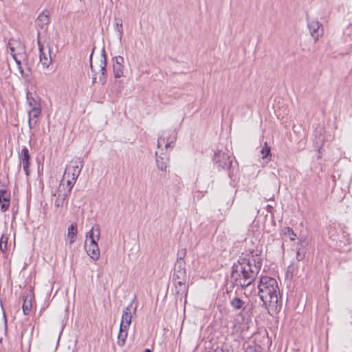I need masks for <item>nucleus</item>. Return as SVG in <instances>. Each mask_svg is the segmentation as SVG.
<instances>
[{"mask_svg": "<svg viewBox=\"0 0 352 352\" xmlns=\"http://www.w3.org/2000/svg\"><path fill=\"white\" fill-rule=\"evenodd\" d=\"M307 26L315 42L318 41L324 34L322 23L316 19L307 17Z\"/></svg>", "mask_w": 352, "mask_h": 352, "instance_id": "0eeeda50", "label": "nucleus"}, {"mask_svg": "<svg viewBox=\"0 0 352 352\" xmlns=\"http://www.w3.org/2000/svg\"><path fill=\"white\" fill-rule=\"evenodd\" d=\"M30 154L29 151L26 147L21 149L19 154V159L23 165V168L25 172L26 175H29V166H30Z\"/></svg>", "mask_w": 352, "mask_h": 352, "instance_id": "ddd939ff", "label": "nucleus"}, {"mask_svg": "<svg viewBox=\"0 0 352 352\" xmlns=\"http://www.w3.org/2000/svg\"><path fill=\"white\" fill-rule=\"evenodd\" d=\"M232 307L235 310H244L245 308V302L238 297L234 298L230 300Z\"/></svg>", "mask_w": 352, "mask_h": 352, "instance_id": "4be33fe9", "label": "nucleus"}, {"mask_svg": "<svg viewBox=\"0 0 352 352\" xmlns=\"http://www.w3.org/2000/svg\"><path fill=\"white\" fill-rule=\"evenodd\" d=\"M258 295L271 314L276 313L281 308L280 294L275 278L262 276L257 285Z\"/></svg>", "mask_w": 352, "mask_h": 352, "instance_id": "f03ea898", "label": "nucleus"}, {"mask_svg": "<svg viewBox=\"0 0 352 352\" xmlns=\"http://www.w3.org/2000/svg\"><path fill=\"white\" fill-rule=\"evenodd\" d=\"M128 327L120 326V330L117 340V344L120 346H123L125 344L126 339L128 335Z\"/></svg>", "mask_w": 352, "mask_h": 352, "instance_id": "aec40b11", "label": "nucleus"}, {"mask_svg": "<svg viewBox=\"0 0 352 352\" xmlns=\"http://www.w3.org/2000/svg\"><path fill=\"white\" fill-rule=\"evenodd\" d=\"M113 72L115 78H120L124 75V65H113Z\"/></svg>", "mask_w": 352, "mask_h": 352, "instance_id": "a878e982", "label": "nucleus"}, {"mask_svg": "<svg viewBox=\"0 0 352 352\" xmlns=\"http://www.w3.org/2000/svg\"><path fill=\"white\" fill-rule=\"evenodd\" d=\"M8 239V238L5 235H2L0 239V250L2 252H4L7 248Z\"/></svg>", "mask_w": 352, "mask_h": 352, "instance_id": "2f4dec72", "label": "nucleus"}, {"mask_svg": "<svg viewBox=\"0 0 352 352\" xmlns=\"http://www.w3.org/2000/svg\"><path fill=\"white\" fill-rule=\"evenodd\" d=\"M175 287H179V291L184 292L186 289V283L187 278H184V280H179L177 278H173Z\"/></svg>", "mask_w": 352, "mask_h": 352, "instance_id": "cd10ccee", "label": "nucleus"}, {"mask_svg": "<svg viewBox=\"0 0 352 352\" xmlns=\"http://www.w3.org/2000/svg\"><path fill=\"white\" fill-rule=\"evenodd\" d=\"M100 227L98 225H95L91 228V229L88 232H87L85 241H88L89 239H94L95 237H96V239H100Z\"/></svg>", "mask_w": 352, "mask_h": 352, "instance_id": "412c9836", "label": "nucleus"}, {"mask_svg": "<svg viewBox=\"0 0 352 352\" xmlns=\"http://www.w3.org/2000/svg\"><path fill=\"white\" fill-rule=\"evenodd\" d=\"M176 140V136L173 135L172 137L168 138L164 134L162 136L158 138L157 147L160 148L163 144L165 145V148L167 149L174 143Z\"/></svg>", "mask_w": 352, "mask_h": 352, "instance_id": "dca6fc26", "label": "nucleus"}, {"mask_svg": "<svg viewBox=\"0 0 352 352\" xmlns=\"http://www.w3.org/2000/svg\"><path fill=\"white\" fill-rule=\"evenodd\" d=\"M114 29L118 34V38L121 41L123 34L122 21L121 19L116 18L114 20Z\"/></svg>", "mask_w": 352, "mask_h": 352, "instance_id": "b1692460", "label": "nucleus"}, {"mask_svg": "<svg viewBox=\"0 0 352 352\" xmlns=\"http://www.w3.org/2000/svg\"><path fill=\"white\" fill-rule=\"evenodd\" d=\"M80 1H82V0H79Z\"/></svg>", "mask_w": 352, "mask_h": 352, "instance_id": "4c0bfd02", "label": "nucleus"}, {"mask_svg": "<svg viewBox=\"0 0 352 352\" xmlns=\"http://www.w3.org/2000/svg\"><path fill=\"white\" fill-rule=\"evenodd\" d=\"M137 310L136 306H133V302H131L123 310L120 325L124 327H129L131 323V318L135 314Z\"/></svg>", "mask_w": 352, "mask_h": 352, "instance_id": "9d476101", "label": "nucleus"}, {"mask_svg": "<svg viewBox=\"0 0 352 352\" xmlns=\"http://www.w3.org/2000/svg\"><path fill=\"white\" fill-rule=\"evenodd\" d=\"M297 258H298V260L301 259V258H300L299 252H298V254H297Z\"/></svg>", "mask_w": 352, "mask_h": 352, "instance_id": "c9c22d12", "label": "nucleus"}, {"mask_svg": "<svg viewBox=\"0 0 352 352\" xmlns=\"http://www.w3.org/2000/svg\"><path fill=\"white\" fill-rule=\"evenodd\" d=\"M213 352H233V350L228 345H223L215 349Z\"/></svg>", "mask_w": 352, "mask_h": 352, "instance_id": "473e14b6", "label": "nucleus"}, {"mask_svg": "<svg viewBox=\"0 0 352 352\" xmlns=\"http://www.w3.org/2000/svg\"><path fill=\"white\" fill-rule=\"evenodd\" d=\"M50 21V14L47 10H43L36 18L35 21L36 27L37 29V34L40 32V36L43 32H45L47 31Z\"/></svg>", "mask_w": 352, "mask_h": 352, "instance_id": "1a4fd4ad", "label": "nucleus"}, {"mask_svg": "<svg viewBox=\"0 0 352 352\" xmlns=\"http://www.w3.org/2000/svg\"><path fill=\"white\" fill-rule=\"evenodd\" d=\"M144 352H151L150 349H147Z\"/></svg>", "mask_w": 352, "mask_h": 352, "instance_id": "e433bc0d", "label": "nucleus"}, {"mask_svg": "<svg viewBox=\"0 0 352 352\" xmlns=\"http://www.w3.org/2000/svg\"><path fill=\"white\" fill-rule=\"evenodd\" d=\"M69 195V193H66L65 192L62 190V187H58V194L54 201L55 206L62 207Z\"/></svg>", "mask_w": 352, "mask_h": 352, "instance_id": "6ab92c4d", "label": "nucleus"}, {"mask_svg": "<svg viewBox=\"0 0 352 352\" xmlns=\"http://www.w3.org/2000/svg\"><path fill=\"white\" fill-rule=\"evenodd\" d=\"M87 254L91 259L96 261L100 258V249L98 245H85Z\"/></svg>", "mask_w": 352, "mask_h": 352, "instance_id": "2eb2a0df", "label": "nucleus"}, {"mask_svg": "<svg viewBox=\"0 0 352 352\" xmlns=\"http://www.w3.org/2000/svg\"><path fill=\"white\" fill-rule=\"evenodd\" d=\"M124 60L121 56H117L113 58V65H124Z\"/></svg>", "mask_w": 352, "mask_h": 352, "instance_id": "72a5a7b5", "label": "nucleus"}, {"mask_svg": "<svg viewBox=\"0 0 352 352\" xmlns=\"http://www.w3.org/2000/svg\"><path fill=\"white\" fill-rule=\"evenodd\" d=\"M10 195L5 190H0V205L2 212L6 211L10 206Z\"/></svg>", "mask_w": 352, "mask_h": 352, "instance_id": "4468645a", "label": "nucleus"}, {"mask_svg": "<svg viewBox=\"0 0 352 352\" xmlns=\"http://www.w3.org/2000/svg\"><path fill=\"white\" fill-rule=\"evenodd\" d=\"M31 300H28L27 298L24 299L23 303V311L25 315H28L31 309Z\"/></svg>", "mask_w": 352, "mask_h": 352, "instance_id": "c85d7f7f", "label": "nucleus"}, {"mask_svg": "<svg viewBox=\"0 0 352 352\" xmlns=\"http://www.w3.org/2000/svg\"><path fill=\"white\" fill-rule=\"evenodd\" d=\"M156 155V165L159 170L162 171L166 172L168 168V164L169 159L168 157H162L157 155V152L155 153Z\"/></svg>", "mask_w": 352, "mask_h": 352, "instance_id": "f3484780", "label": "nucleus"}, {"mask_svg": "<svg viewBox=\"0 0 352 352\" xmlns=\"http://www.w3.org/2000/svg\"><path fill=\"white\" fill-rule=\"evenodd\" d=\"M284 234L286 236H288L292 241L296 239V234L294 233L293 229L289 227L285 228Z\"/></svg>", "mask_w": 352, "mask_h": 352, "instance_id": "7c9ffc66", "label": "nucleus"}, {"mask_svg": "<svg viewBox=\"0 0 352 352\" xmlns=\"http://www.w3.org/2000/svg\"><path fill=\"white\" fill-rule=\"evenodd\" d=\"M83 167V161L78 158L77 160H72L69 164L66 166L63 177H72V179H77Z\"/></svg>", "mask_w": 352, "mask_h": 352, "instance_id": "6e6552de", "label": "nucleus"}, {"mask_svg": "<svg viewBox=\"0 0 352 352\" xmlns=\"http://www.w3.org/2000/svg\"><path fill=\"white\" fill-rule=\"evenodd\" d=\"M99 239H96V237L94 239H89L88 241H85V245H98V241Z\"/></svg>", "mask_w": 352, "mask_h": 352, "instance_id": "f704fd0d", "label": "nucleus"}, {"mask_svg": "<svg viewBox=\"0 0 352 352\" xmlns=\"http://www.w3.org/2000/svg\"><path fill=\"white\" fill-rule=\"evenodd\" d=\"M78 234V226L76 223H72L67 228V236L69 239V243L75 242Z\"/></svg>", "mask_w": 352, "mask_h": 352, "instance_id": "a211bd4d", "label": "nucleus"}, {"mask_svg": "<svg viewBox=\"0 0 352 352\" xmlns=\"http://www.w3.org/2000/svg\"><path fill=\"white\" fill-rule=\"evenodd\" d=\"M262 158H266L270 155V148L268 146L267 143L265 142L263 148L261 151Z\"/></svg>", "mask_w": 352, "mask_h": 352, "instance_id": "c756f323", "label": "nucleus"}, {"mask_svg": "<svg viewBox=\"0 0 352 352\" xmlns=\"http://www.w3.org/2000/svg\"><path fill=\"white\" fill-rule=\"evenodd\" d=\"M214 161L223 168H230L231 160L230 157L225 153L219 152L214 154Z\"/></svg>", "mask_w": 352, "mask_h": 352, "instance_id": "f8f14e48", "label": "nucleus"}, {"mask_svg": "<svg viewBox=\"0 0 352 352\" xmlns=\"http://www.w3.org/2000/svg\"><path fill=\"white\" fill-rule=\"evenodd\" d=\"M8 47L9 48L10 54L15 60L19 69L22 74L23 70L21 69V63L23 61L26 60L25 45L22 43L21 40L12 38L8 43Z\"/></svg>", "mask_w": 352, "mask_h": 352, "instance_id": "7ed1b4c3", "label": "nucleus"}, {"mask_svg": "<svg viewBox=\"0 0 352 352\" xmlns=\"http://www.w3.org/2000/svg\"><path fill=\"white\" fill-rule=\"evenodd\" d=\"M27 102L29 107L28 112V125L30 129H32L36 124L38 118L41 112L40 102L38 98H34L29 91L27 92Z\"/></svg>", "mask_w": 352, "mask_h": 352, "instance_id": "20e7f679", "label": "nucleus"}, {"mask_svg": "<svg viewBox=\"0 0 352 352\" xmlns=\"http://www.w3.org/2000/svg\"><path fill=\"white\" fill-rule=\"evenodd\" d=\"M173 278H177L179 280L187 278L186 263L182 258L177 259L175 263Z\"/></svg>", "mask_w": 352, "mask_h": 352, "instance_id": "9b49d317", "label": "nucleus"}, {"mask_svg": "<svg viewBox=\"0 0 352 352\" xmlns=\"http://www.w3.org/2000/svg\"><path fill=\"white\" fill-rule=\"evenodd\" d=\"M67 179L66 186H65V184L63 183H60L59 187H62L63 191L69 194L76 179H72V177L66 178L63 177V179Z\"/></svg>", "mask_w": 352, "mask_h": 352, "instance_id": "5701e85b", "label": "nucleus"}, {"mask_svg": "<svg viewBox=\"0 0 352 352\" xmlns=\"http://www.w3.org/2000/svg\"><path fill=\"white\" fill-rule=\"evenodd\" d=\"M37 43L39 50V59L41 63L45 67H48L52 61L51 56V47L49 45H45L41 41L40 32L37 34Z\"/></svg>", "mask_w": 352, "mask_h": 352, "instance_id": "423d86ee", "label": "nucleus"}, {"mask_svg": "<svg viewBox=\"0 0 352 352\" xmlns=\"http://www.w3.org/2000/svg\"><path fill=\"white\" fill-rule=\"evenodd\" d=\"M106 66H107V62H106V56L104 54V50H102V54H100L97 63H96L94 65L92 62V54L90 56V67L91 69L93 74V83L96 82V75L97 74H100L99 76V80L101 82L102 85H104L106 82Z\"/></svg>", "mask_w": 352, "mask_h": 352, "instance_id": "39448f33", "label": "nucleus"}, {"mask_svg": "<svg viewBox=\"0 0 352 352\" xmlns=\"http://www.w3.org/2000/svg\"><path fill=\"white\" fill-rule=\"evenodd\" d=\"M262 265V258L258 254L248 256V258H243L241 262L234 265L231 273V278L236 285L245 289L244 294L250 295L252 288L255 290L252 282L256 277Z\"/></svg>", "mask_w": 352, "mask_h": 352, "instance_id": "f257e3e1", "label": "nucleus"}, {"mask_svg": "<svg viewBox=\"0 0 352 352\" xmlns=\"http://www.w3.org/2000/svg\"><path fill=\"white\" fill-rule=\"evenodd\" d=\"M7 329V322L2 307L0 310V332H5Z\"/></svg>", "mask_w": 352, "mask_h": 352, "instance_id": "bb28decb", "label": "nucleus"}, {"mask_svg": "<svg viewBox=\"0 0 352 352\" xmlns=\"http://www.w3.org/2000/svg\"><path fill=\"white\" fill-rule=\"evenodd\" d=\"M245 352H263V349L261 345L254 342L248 343L245 346Z\"/></svg>", "mask_w": 352, "mask_h": 352, "instance_id": "393cba45", "label": "nucleus"}]
</instances>
